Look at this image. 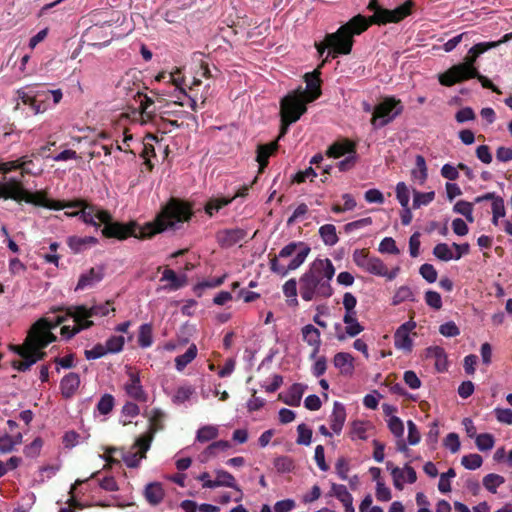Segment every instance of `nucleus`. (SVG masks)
<instances>
[{"mask_svg":"<svg viewBox=\"0 0 512 512\" xmlns=\"http://www.w3.org/2000/svg\"><path fill=\"white\" fill-rule=\"evenodd\" d=\"M152 442V435H143L137 438L133 445V451L123 453L122 460L129 468H136L140 461L145 458L146 452L149 450Z\"/></svg>","mask_w":512,"mask_h":512,"instance_id":"11","label":"nucleus"},{"mask_svg":"<svg viewBox=\"0 0 512 512\" xmlns=\"http://www.w3.org/2000/svg\"><path fill=\"white\" fill-rule=\"evenodd\" d=\"M161 282H168L163 288L170 291H176L183 286H185L187 282L186 275H177L172 269H165L162 273V277L160 279Z\"/></svg>","mask_w":512,"mask_h":512,"instance_id":"24","label":"nucleus"},{"mask_svg":"<svg viewBox=\"0 0 512 512\" xmlns=\"http://www.w3.org/2000/svg\"><path fill=\"white\" fill-rule=\"evenodd\" d=\"M378 251L380 253L399 254L400 251L396 246V242L392 237H385L381 240Z\"/></svg>","mask_w":512,"mask_h":512,"instance_id":"62","label":"nucleus"},{"mask_svg":"<svg viewBox=\"0 0 512 512\" xmlns=\"http://www.w3.org/2000/svg\"><path fill=\"white\" fill-rule=\"evenodd\" d=\"M43 446V441L41 438H35L29 445L24 447V454L29 458H36L40 455L41 449Z\"/></svg>","mask_w":512,"mask_h":512,"instance_id":"61","label":"nucleus"},{"mask_svg":"<svg viewBox=\"0 0 512 512\" xmlns=\"http://www.w3.org/2000/svg\"><path fill=\"white\" fill-rule=\"evenodd\" d=\"M494 414L498 422L512 425V410L509 408L497 407L494 409Z\"/></svg>","mask_w":512,"mask_h":512,"instance_id":"64","label":"nucleus"},{"mask_svg":"<svg viewBox=\"0 0 512 512\" xmlns=\"http://www.w3.org/2000/svg\"><path fill=\"white\" fill-rule=\"evenodd\" d=\"M403 105L395 97H386L374 107L371 124L374 129H380L391 123L403 112Z\"/></svg>","mask_w":512,"mask_h":512,"instance_id":"8","label":"nucleus"},{"mask_svg":"<svg viewBox=\"0 0 512 512\" xmlns=\"http://www.w3.org/2000/svg\"><path fill=\"white\" fill-rule=\"evenodd\" d=\"M416 168L411 171V176L419 184H423L428 176L425 158L422 155H417L415 158Z\"/></svg>","mask_w":512,"mask_h":512,"instance_id":"41","label":"nucleus"},{"mask_svg":"<svg viewBox=\"0 0 512 512\" xmlns=\"http://www.w3.org/2000/svg\"><path fill=\"white\" fill-rule=\"evenodd\" d=\"M0 198L36 203L34 194L26 191L21 182L15 178H9L7 181L0 183Z\"/></svg>","mask_w":512,"mask_h":512,"instance_id":"10","label":"nucleus"},{"mask_svg":"<svg viewBox=\"0 0 512 512\" xmlns=\"http://www.w3.org/2000/svg\"><path fill=\"white\" fill-rule=\"evenodd\" d=\"M82 209L80 211H76L74 214H67V217H76L78 216L85 224L91 225L96 229H99L100 224L95 220V207L82 205Z\"/></svg>","mask_w":512,"mask_h":512,"instance_id":"31","label":"nucleus"},{"mask_svg":"<svg viewBox=\"0 0 512 512\" xmlns=\"http://www.w3.org/2000/svg\"><path fill=\"white\" fill-rule=\"evenodd\" d=\"M343 322L346 325V333L350 337H355L364 330V327L357 320V312L345 313Z\"/></svg>","mask_w":512,"mask_h":512,"instance_id":"34","label":"nucleus"},{"mask_svg":"<svg viewBox=\"0 0 512 512\" xmlns=\"http://www.w3.org/2000/svg\"><path fill=\"white\" fill-rule=\"evenodd\" d=\"M419 273L428 283H434L437 280L438 273L432 264L421 265Z\"/></svg>","mask_w":512,"mask_h":512,"instance_id":"63","label":"nucleus"},{"mask_svg":"<svg viewBox=\"0 0 512 512\" xmlns=\"http://www.w3.org/2000/svg\"><path fill=\"white\" fill-rule=\"evenodd\" d=\"M214 473L216 475V478L213 480L212 484L214 485V489L218 487L232 488L239 492L240 495L235 499V501L240 502L242 500L243 493L240 487L237 485L234 476L230 472L223 469H216Z\"/></svg>","mask_w":512,"mask_h":512,"instance_id":"18","label":"nucleus"},{"mask_svg":"<svg viewBox=\"0 0 512 512\" xmlns=\"http://www.w3.org/2000/svg\"><path fill=\"white\" fill-rule=\"evenodd\" d=\"M128 376L129 380L124 385L126 394L136 401L146 402L148 395L141 384L139 374L133 371H129Z\"/></svg>","mask_w":512,"mask_h":512,"instance_id":"16","label":"nucleus"},{"mask_svg":"<svg viewBox=\"0 0 512 512\" xmlns=\"http://www.w3.org/2000/svg\"><path fill=\"white\" fill-rule=\"evenodd\" d=\"M303 392V386L301 384L295 383L289 388L285 396L282 397V401L289 406H299Z\"/></svg>","mask_w":512,"mask_h":512,"instance_id":"36","label":"nucleus"},{"mask_svg":"<svg viewBox=\"0 0 512 512\" xmlns=\"http://www.w3.org/2000/svg\"><path fill=\"white\" fill-rule=\"evenodd\" d=\"M426 357L435 360V367L442 372L447 367V356L445 350L440 346H431L426 349Z\"/></svg>","mask_w":512,"mask_h":512,"instance_id":"28","label":"nucleus"},{"mask_svg":"<svg viewBox=\"0 0 512 512\" xmlns=\"http://www.w3.org/2000/svg\"><path fill=\"white\" fill-rule=\"evenodd\" d=\"M455 213L463 215L470 223L474 221L473 204L464 200H459L453 207Z\"/></svg>","mask_w":512,"mask_h":512,"instance_id":"47","label":"nucleus"},{"mask_svg":"<svg viewBox=\"0 0 512 512\" xmlns=\"http://www.w3.org/2000/svg\"><path fill=\"white\" fill-rule=\"evenodd\" d=\"M114 404V397L111 394H104L98 401L96 409L101 415H107L112 411Z\"/></svg>","mask_w":512,"mask_h":512,"instance_id":"51","label":"nucleus"},{"mask_svg":"<svg viewBox=\"0 0 512 512\" xmlns=\"http://www.w3.org/2000/svg\"><path fill=\"white\" fill-rule=\"evenodd\" d=\"M396 198L401 207L409 206L410 191L405 182H398L395 188Z\"/></svg>","mask_w":512,"mask_h":512,"instance_id":"52","label":"nucleus"},{"mask_svg":"<svg viewBox=\"0 0 512 512\" xmlns=\"http://www.w3.org/2000/svg\"><path fill=\"white\" fill-rule=\"evenodd\" d=\"M406 301L415 302L416 297H415V293L409 286L402 285L395 291V294L392 297L391 304L393 306H397Z\"/></svg>","mask_w":512,"mask_h":512,"instance_id":"38","label":"nucleus"},{"mask_svg":"<svg viewBox=\"0 0 512 512\" xmlns=\"http://www.w3.org/2000/svg\"><path fill=\"white\" fill-rule=\"evenodd\" d=\"M38 196L34 195V199L36 201L35 204H40V201L37 199ZM44 207L51 209V210H62V209H72V208H78L83 205V201L77 200V201H60V200H46L45 202L41 203Z\"/></svg>","mask_w":512,"mask_h":512,"instance_id":"32","label":"nucleus"},{"mask_svg":"<svg viewBox=\"0 0 512 512\" xmlns=\"http://www.w3.org/2000/svg\"><path fill=\"white\" fill-rule=\"evenodd\" d=\"M297 444L308 446L312 442V430L307 427L304 423L299 424L297 427Z\"/></svg>","mask_w":512,"mask_h":512,"instance_id":"56","label":"nucleus"},{"mask_svg":"<svg viewBox=\"0 0 512 512\" xmlns=\"http://www.w3.org/2000/svg\"><path fill=\"white\" fill-rule=\"evenodd\" d=\"M164 496L165 492L160 482L148 483L144 488V497L152 506L160 504L164 499Z\"/></svg>","mask_w":512,"mask_h":512,"instance_id":"25","label":"nucleus"},{"mask_svg":"<svg viewBox=\"0 0 512 512\" xmlns=\"http://www.w3.org/2000/svg\"><path fill=\"white\" fill-rule=\"evenodd\" d=\"M235 200V197H212L210 198L205 207V213L212 217L215 213L219 212L225 206L231 204Z\"/></svg>","mask_w":512,"mask_h":512,"instance_id":"29","label":"nucleus"},{"mask_svg":"<svg viewBox=\"0 0 512 512\" xmlns=\"http://www.w3.org/2000/svg\"><path fill=\"white\" fill-rule=\"evenodd\" d=\"M387 468H391V475L395 488L402 489L404 483L413 484L417 480V474L413 467L405 465L403 468L392 467V463H387Z\"/></svg>","mask_w":512,"mask_h":512,"instance_id":"14","label":"nucleus"},{"mask_svg":"<svg viewBox=\"0 0 512 512\" xmlns=\"http://www.w3.org/2000/svg\"><path fill=\"white\" fill-rule=\"evenodd\" d=\"M331 493L343 504L345 512H355L353 497L345 485L333 483Z\"/></svg>","mask_w":512,"mask_h":512,"instance_id":"23","label":"nucleus"},{"mask_svg":"<svg viewBox=\"0 0 512 512\" xmlns=\"http://www.w3.org/2000/svg\"><path fill=\"white\" fill-rule=\"evenodd\" d=\"M104 276L102 267L91 268L88 272L82 274L78 280L76 290H83L100 282Z\"/></svg>","mask_w":512,"mask_h":512,"instance_id":"22","label":"nucleus"},{"mask_svg":"<svg viewBox=\"0 0 512 512\" xmlns=\"http://www.w3.org/2000/svg\"><path fill=\"white\" fill-rule=\"evenodd\" d=\"M148 418L150 422L149 431L145 435H152L161 430L163 428L162 420L164 418V413L162 410L154 408L148 413Z\"/></svg>","mask_w":512,"mask_h":512,"instance_id":"39","label":"nucleus"},{"mask_svg":"<svg viewBox=\"0 0 512 512\" xmlns=\"http://www.w3.org/2000/svg\"><path fill=\"white\" fill-rule=\"evenodd\" d=\"M274 467L279 473H289L294 469V462L288 456H279L274 460Z\"/></svg>","mask_w":512,"mask_h":512,"instance_id":"55","label":"nucleus"},{"mask_svg":"<svg viewBox=\"0 0 512 512\" xmlns=\"http://www.w3.org/2000/svg\"><path fill=\"white\" fill-rule=\"evenodd\" d=\"M475 444L480 451H489L494 447L495 439L490 433H482L475 437Z\"/></svg>","mask_w":512,"mask_h":512,"instance_id":"48","label":"nucleus"},{"mask_svg":"<svg viewBox=\"0 0 512 512\" xmlns=\"http://www.w3.org/2000/svg\"><path fill=\"white\" fill-rule=\"evenodd\" d=\"M283 294L289 298L290 304L297 305V282L296 279L292 278L286 281L283 285Z\"/></svg>","mask_w":512,"mask_h":512,"instance_id":"53","label":"nucleus"},{"mask_svg":"<svg viewBox=\"0 0 512 512\" xmlns=\"http://www.w3.org/2000/svg\"><path fill=\"white\" fill-rule=\"evenodd\" d=\"M319 235L326 246H334L338 243L339 238L336 227L333 224H325L319 228Z\"/></svg>","mask_w":512,"mask_h":512,"instance_id":"37","label":"nucleus"},{"mask_svg":"<svg viewBox=\"0 0 512 512\" xmlns=\"http://www.w3.org/2000/svg\"><path fill=\"white\" fill-rule=\"evenodd\" d=\"M125 344V338L123 336L113 335L107 339L105 346L108 353H119L122 351Z\"/></svg>","mask_w":512,"mask_h":512,"instance_id":"58","label":"nucleus"},{"mask_svg":"<svg viewBox=\"0 0 512 512\" xmlns=\"http://www.w3.org/2000/svg\"><path fill=\"white\" fill-rule=\"evenodd\" d=\"M417 324L413 320H409L401 324L394 333V346L397 350L404 353H410L413 349V339L410 336Z\"/></svg>","mask_w":512,"mask_h":512,"instance_id":"12","label":"nucleus"},{"mask_svg":"<svg viewBox=\"0 0 512 512\" xmlns=\"http://www.w3.org/2000/svg\"><path fill=\"white\" fill-rule=\"evenodd\" d=\"M352 261L365 273L378 277L384 273V262L365 249H355L352 253Z\"/></svg>","mask_w":512,"mask_h":512,"instance_id":"9","label":"nucleus"},{"mask_svg":"<svg viewBox=\"0 0 512 512\" xmlns=\"http://www.w3.org/2000/svg\"><path fill=\"white\" fill-rule=\"evenodd\" d=\"M482 463V457L476 453L464 455L461 459V464L468 470H476L481 467Z\"/></svg>","mask_w":512,"mask_h":512,"instance_id":"54","label":"nucleus"},{"mask_svg":"<svg viewBox=\"0 0 512 512\" xmlns=\"http://www.w3.org/2000/svg\"><path fill=\"white\" fill-rule=\"evenodd\" d=\"M197 356V347L195 344L190 345L187 351L175 358V367L178 371H182Z\"/></svg>","mask_w":512,"mask_h":512,"instance_id":"42","label":"nucleus"},{"mask_svg":"<svg viewBox=\"0 0 512 512\" xmlns=\"http://www.w3.org/2000/svg\"><path fill=\"white\" fill-rule=\"evenodd\" d=\"M111 311H114V308L107 301L92 306H70L65 309L64 314L40 318L30 328L24 344L16 347L15 350L22 359L14 362V368L24 372L42 359L45 353L41 350L56 340L51 330L63 324L69 317L73 319L74 325L62 326L61 335L65 339H71L80 331L93 326L92 318L107 316Z\"/></svg>","mask_w":512,"mask_h":512,"instance_id":"1","label":"nucleus"},{"mask_svg":"<svg viewBox=\"0 0 512 512\" xmlns=\"http://www.w3.org/2000/svg\"><path fill=\"white\" fill-rule=\"evenodd\" d=\"M334 275L335 268L330 259H315L299 278L301 298L310 302L331 297L333 294L331 281Z\"/></svg>","mask_w":512,"mask_h":512,"instance_id":"4","label":"nucleus"},{"mask_svg":"<svg viewBox=\"0 0 512 512\" xmlns=\"http://www.w3.org/2000/svg\"><path fill=\"white\" fill-rule=\"evenodd\" d=\"M505 483V478L499 474L489 473L483 478V486L490 493L495 494L498 487Z\"/></svg>","mask_w":512,"mask_h":512,"instance_id":"44","label":"nucleus"},{"mask_svg":"<svg viewBox=\"0 0 512 512\" xmlns=\"http://www.w3.org/2000/svg\"><path fill=\"white\" fill-rule=\"evenodd\" d=\"M219 429L215 425H204L196 432V441L205 443L217 438Z\"/></svg>","mask_w":512,"mask_h":512,"instance_id":"43","label":"nucleus"},{"mask_svg":"<svg viewBox=\"0 0 512 512\" xmlns=\"http://www.w3.org/2000/svg\"><path fill=\"white\" fill-rule=\"evenodd\" d=\"M97 243V238L93 236H71L67 239V244L74 253H80L86 250L87 248L96 245Z\"/></svg>","mask_w":512,"mask_h":512,"instance_id":"27","label":"nucleus"},{"mask_svg":"<svg viewBox=\"0 0 512 512\" xmlns=\"http://www.w3.org/2000/svg\"><path fill=\"white\" fill-rule=\"evenodd\" d=\"M329 420L330 427L333 430V432L335 434H340L346 420V409L342 403L338 401L334 402L333 410Z\"/></svg>","mask_w":512,"mask_h":512,"instance_id":"21","label":"nucleus"},{"mask_svg":"<svg viewBox=\"0 0 512 512\" xmlns=\"http://www.w3.org/2000/svg\"><path fill=\"white\" fill-rule=\"evenodd\" d=\"M480 54H468L466 61L452 66L446 72L439 75V82L444 86H452L477 76V69L474 64Z\"/></svg>","mask_w":512,"mask_h":512,"instance_id":"7","label":"nucleus"},{"mask_svg":"<svg viewBox=\"0 0 512 512\" xmlns=\"http://www.w3.org/2000/svg\"><path fill=\"white\" fill-rule=\"evenodd\" d=\"M95 220L105 224L102 229V234L106 237H113L119 240H124L128 236L144 239L152 237L156 233L166 230H177L189 221L192 216L191 208L181 200L172 198L162 208L161 212L157 215L154 222H149L141 227L139 233H135V223L122 224L118 222H111L112 216L108 211L95 208Z\"/></svg>","mask_w":512,"mask_h":512,"instance_id":"2","label":"nucleus"},{"mask_svg":"<svg viewBox=\"0 0 512 512\" xmlns=\"http://www.w3.org/2000/svg\"><path fill=\"white\" fill-rule=\"evenodd\" d=\"M80 386V376L77 373L70 372L65 375L60 382L61 394L65 399L75 395Z\"/></svg>","mask_w":512,"mask_h":512,"instance_id":"20","label":"nucleus"},{"mask_svg":"<svg viewBox=\"0 0 512 512\" xmlns=\"http://www.w3.org/2000/svg\"><path fill=\"white\" fill-rule=\"evenodd\" d=\"M355 151V145L348 140L333 143L327 150V156L339 158L345 154Z\"/></svg>","mask_w":512,"mask_h":512,"instance_id":"30","label":"nucleus"},{"mask_svg":"<svg viewBox=\"0 0 512 512\" xmlns=\"http://www.w3.org/2000/svg\"><path fill=\"white\" fill-rule=\"evenodd\" d=\"M139 108L141 112L142 122H146L151 120L154 116V112L150 110V107L153 105L154 101L148 97L147 95H139Z\"/></svg>","mask_w":512,"mask_h":512,"instance_id":"45","label":"nucleus"},{"mask_svg":"<svg viewBox=\"0 0 512 512\" xmlns=\"http://www.w3.org/2000/svg\"><path fill=\"white\" fill-rule=\"evenodd\" d=\"M433 255L441 261L454 260V253L446 243H439L433 248Z\"/></svg>","mask_w":512,"mask_h":512,"instance_id":"49","label":"nucleus"},{"mask_svg":"<svg viewBox=\"0 0 512 512\" xmlns=\"http://www.w3.org/2000/svg\"><path fill=\"white\" fill-rule=\"evenodd\" d=\"M84 37H86L88 45L90 46L97 48L105 47L109 45L112 40L111 25L104 23L102 25L91 26L86 31Z\"/></svg>","mask_w":512,"mask_h":512,"instance_id":"13","label":"nucleus"},{"mask_svg":"<svg viewBox=\"0 0 512 512\" xmlns=\"http://www.w3.org/2000/svg\"><path fill=\"white\" fill-rule=\"evenodd\" d=\"M278 148L277 142H272L266 145H259L257 148V162L259 163V169L262 171L268 163V158Z\"/></svg>","mask_w":512,"mask_h":512,"instance_id":"35","label":"nucleus"},{"mask_svg":"<svg viewBox=\"0 0 512 512\" xmlns=\"http://www.w3.org/2000/svg\"><path fill=\"white\" fill-rule=\"evenodd\" d=\"M435 198V192H419L414 191L413 193V209H418L421 206L430 204Z\"/></svg>","mask_w":512,"mask_h":512,"instance_id":"46","label":"nucleus"},{"mask_svg":"<svg viewBox=\"0 0 512 512\" xmlns=\"http://www.w3.org/2000/svg\"><path fill=\"white\" fill-rule=\"evenodd\" d=\"M27 163H32V160H29L27 157L8 162H0V172L8 173L12 170L21 169L23 173L35 175V172L26 168Z\"/></svg>","mask_w":512,"mask_h":512,"instance_id":"33","label":"nucleus"},{"mask_svg":"<svg viewBox=\"0 0 512 512\" xmlns=\"http://www.w3.org/2000/svg\"><path fill=\"white\" fill-rule=\"evenodd\" d=\"M194 393L195 388L191 385L180 386L175 391L173 401L178 404L184 403L185 401L189 400Z\"/></svg>","mask_w":512,"mask_h":512,"instance_id":"50","label":"nucleus"},{"mask_svg":"<svg viewBox=\"0 0 512 512\" xmlns=\"http://www.w3.org/2000/svg\"><path fill=\"white\" fill-rule=\"evenodd\" d=\"M306 90L301 87L289 92L280 101L281 131L279 138L283 137L289 126L297 122L307 111V104L316 100L320 94L319 79L306 74Z\"/></svg>","mask_w":512,"mask_h":512,"instance_id":"5","label":"nucleus"},{"mask_svg":"<svg viewBox=\"0 0 512 512\" xmlns=\"http://www.w3.org/2000/svg\"><path fill=\"white\" fill-rule=\"evenodd\" d=\"M245 237V231L240 228L225 229L217 234V240L222 247H231L242 241Z\"/></svg>","mask_w":512,"mask_h":512,"instance_id":"19","label":"nucleus"},{"mask_svg":"<svg viewBox=\"0 0 512 512\" xmlns=\"http://www.w3.org/2000/svg\"><path fill=\"white\" fill-rule=\"evenodd\" d=\"M456 476L455 470L453 468H449L447 472L442 473L440 475V480L438 483V489L441 493H448L451 491L450 479Z\"/></svg>","mask_w":512,"mask_h":512,"instance_id":"59","label":"nucleus"},{"mask_svg":"<svg viewBox=\"0 0 512 512\" xmlns=\"http://www.w3.org/2000/svg\"><path fill=\"white\" fill-rule=\"evenodd\" d=\"M388 428L391 433L397 438V448L399 451L403 452L407 449V444L403 439L404 435V425L402 420L397 416H390L387 421Z\"/></svg>","mask_w":512,"mask_h":512,"instance_id":"26","label":"nucleus"},{"mask_svg":"<svg viewBox=\"0 0 512 512\" xmlns=\"http://www.w3.org/2000/svg\"><path fill=\"white\" fill-rule=\"evenodd\" d=\"M138 344L144 349L153 344V328L150 323H144L139 327Z\"/></svg>","mask_w":512,"mask_h":512,"instance_id":"40","label":"nucleus"},{"mask_svg":"<svg viewBox=\"0 0 512 512\" xmlns=\"http://www.w3.org/2000/svg\"><path fill=\"white\" fill-rule=\"evenodd\" d=\"M333 365L344 377H351L355 371V359L348 352H338L333 357Z\"/></svg>","mask_w":512,"mask_h":512,"instance_id":"17","label":"nucleus"},{"mask_svg":"<svg viewBox=\"0 0 512 512\" xmlns=\"http://www.w3.org/2000/svg\"><path fill=\"white\" fill-rule=\"evenodd\" d=\"M229 448H231V444L229 441L226 440H219L211 443L203 452V455L208 458L211 456H215L217 453V450L220 451H226Z\"/></svg>","mask_w":512,"mask_h":512,"instance_id":"57","label":"nucleus"},{"mask_svg":"<svg viewBox=\"0 0 512 512\" xmlns=\"http://www.w3.org/2000/svg\"><path fill=\"white\" fill-rule=\"evenodd\" d=\"M367 437V423L362 421H354L351 427V438L353 440H366Z\"/></svg>","mask_w":512,"mask_h":512,"instance_id":"60","label":"nucleus"},{"mask_svg":"<svg viewBox=\"0 0 512 512\" xmlns=\"http://www.w3.org/2000/svg\"><path fill=\"white\" fill-rule=\"evenodd\" d=\"M311 248L302 241H294L285 245L270 260V270L281 277L287 276L291 271L298 269L306 260Z\"/></svg>","mask_w":512,"mask_h":512,"instance_id":"6","label":"nucleus"},{"mask_svg":"<svg viewBox=\"0 0 512 512\" xmlns=\"http://www.w3.org/2000/svg\"><path fill=\"white\" fill-rule=\"evenodd\" d=\"M302 340L312 348L309 355L310 359H316L321 348V333L318 328L312 324H306L301 329Z\"/></svg>","mask_w":512,"mask_h":512,"instance_id":"15","label":"nucleus"},{"mask_svg":"<svg viewBox=\"0 0 512 512\" xmlns=\"http://www.w3.org/2000/svg\"><path fill=\"white\" fill-rule=\"evenodd\" d=\"M411 5V1H407L393 10H388L379 7L377 0H370L368 9L374 12L371 19L368 20L359 14L339 27L336 32L327 34L324 42L316 44L319 55L322 56L327 48L332 49L334 57L349 54L353 47L354 35H360L366 31L372 22L377 24L399 22L410 14Z\"/></svg>","mask_w":512,"mask_h":512,"instance_id":"3","label":"nucleus"}]
</instances>
